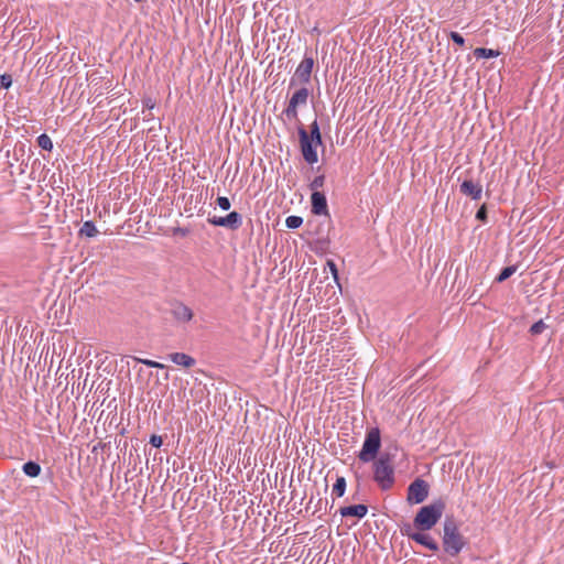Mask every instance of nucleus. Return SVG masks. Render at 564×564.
I'll list each match as a JSON object with an SVG mask.
<instances>
[{"mask_svg":"<svg viewBox=\"0 0 564 564\" xmlns=\"http://www.w3.org/2000/svg\"><path fill=\"white\" fill-rule=\"evenodd\" d=\"M449 39L459 46H463L465 44L464 37L458 32L452 31L449 33Z\"/></svg>","mask_w":564,"mask_h":564,"instance_id":"c756f323","label":"nucleus"},{"mask_svg":"<svg viewBox=\"0 0 564 564\" xmlns=\"http://www.w3.org/2000/svg\"><path fill=\"white\" fill-rule=\"evenodd\" d=\"M460 193L470 197L473 200L481 198L482 187L479 183H475L471 178L463 181L460 184Z\"/></svg>","mask_w":564,"mask_h":564,"instance_id":"f8f14e48","label":"nucleus"},{"mask_svg":"<svg viewBox=\"0 0 564 564\" xmlns=\"http://www.w3.org/2000/svg\"><path fill=\"white\" fill-rule=\"evenodd\" d=\"M307 138L315 140V143H322V134L317 120L315 119L310 126V132H307Z\"/></svg>","mask_w":564,"mask_h":564,"instance_id":"6ab92c4d","label":"nucleus"},{"mask_svg":"<svg viewBox=\"0 0 564 564\" xmlns=\"http://www.w3.org/2000/svg\"><path fill=\"white\" fill-rule=\"evenodd\" d=\"M487 207L486 205H481L478 210L476 212V219L486 223L487 221Z\"/></svg>","mask_w":564,"mask_h":564,"instance_id":"c85d7f7f","label":"nucleus"},{"mask_svg":"<svg viewBox=\"0 0 564 564\" xmlns=\"http://www.w3.org/2000/svg\"><path fill=\"white\" fill-rule=\"evenodd\" d=\"M410 540L427 547L433 552H436L440 549L438 543L430 534L424 533V531L417 532V534H411Z\"/></svg>","mask_w":564,"mask_h":564,"instance_id":"4468645a","label":"nucleus"},{"mask_svg":"<svg viewBox=\"0 0 564 564\" xmlns=\"http://www.w3.org/2000/svg\"><path fill=\"white\" fill-rule=\"evenodd\" d=\"M135 2H142L143 0H134Z\"/></svg>","mask_w":564,"mask_h":564,"instance_id":"f704fd0d","label":"nucleus"},{"mask_svg":"<svg viewBox=\"0 0 564 564\" xmlns=\"http://www.w3.org/2000/svg\"><path fill=\"white\" fill-rule=\"evenodd\" d=\"M400 531L402 533V535H405L410 539V535L411 534H417V532L413 531L412 530V525L410 523H404L401 528H400Z\"/></svg>","mask_w":564,"mask_h":564,"instance_id":"7c9ffc66","label":"nucleus"},{"mask_svg":"<svg viewBox=\"0 0 564 564\" xmlns=\"http://www.w3.org/2000/svg\"><path fill=\"white\" fill-rule=\"evenodd\" d=\"M302 224H303V218L301 216L292 215V216L286 217V219H285V226L289 229H296V228L301 227Z\"/></svg>","mask_w":564,"mask_h":564,"instance_id":"5701e85b","label":"nucleus"},{"mask_svg":"<svg viewBox=\"0 0 564 564\" xmlns=\"http://www.w3.org/2000/svg\"><path fill=\"white\" fill-rule=\"evenodd\" d=\"M143 105H144V107H147L148 109H152V108L154 107V104H153V101H152L150 98H149V99H145V100L143 101Z\"/></svg>","mask_w":564,"mask_h":564,"instance_id":"72a5a7b5","label":"nucleus"},{"mask_svg":"<svg viewBox=\"0 0 564 564\" xmlns=\"http://www.w3.org/2000/svg\"><path fill=\"white\" fill-rule=\"evenodd\" d=\"M445 507V502L442 499L422 507L414 517L413 527L419 531L431 530L442 518Z\"/></svg>","mask_w":564,"mask_h":564,"instance_id":"7ed1b4c3","label":"nucleus"},{"mask_svg":"<svg viewBox=\"0 0 564 564\" xmlns=\"http://www.w3.org/2000/svg\"><path fill=\"white\" fill-rule=\"evenodd\" d=\"M12 85V77L9 74L0 75V86L8 89Z\"/></svg>","mask_w":564,"mask_h":564,"instance_id":"cd10ccee","label":"nucleus"},{"mask_svg":"<svg viewBox=\"0 0 564 564\" xmlns=\"http://www.w3.org/2000/svg\"><path fill=\"white\" fill-rule=\"evenodd\" d=\"M500 52L492 48L477 47L474 51L476 58H492L499 56Z\"/></svg>","mask_w":564,"mask_h":564,"instance_id":"a211bd4d","label":"nucleus"},{"mask_svg":"<svg viewBox=\"0 0 564 564\" xmlns=\"http://www.w3.org/2000/svg\"><path fill=\"white\" fill-rule=\"evenodd\" d=\"M37 145L46 151H52L53 149V142L51 138L46 133H42L36 139Z\"/></svg>","mask_w":564,"mask_h":564,"instance_id":"4be33fe9","label":"nucleus"},{"mask_svg":"<svg viewBox=\"0 0 564 564\" xmlns=\"http://www.w3.org/2000/svg\"><path fill=\"white\" fill-rule=\"evenodd\" d=\"M150 444L154 447H161L163 444V440L161 435L153 434L150 437Z\"/></svg>","mask_w":564,"mask_h":564,"instance_id":"2f4dec72","label":"nucleus"},{"mask_svg":"<svg viewBox=\"0 0 564 564\" xmlns=\"http://www.w3.org/2000/svg\"><path fill=\"white\" fill-rule=\"evenodd\" d=\"M517 271L516 265L505 267L500 273L496 276V282L501 283L509 279Z\"/></svg>","mask_w":564,"mask_h":564,"instance_id":"412c9836","label":"nucleus"},{"mask_svg":"<svg viewBox=\"0 0 564 564\" xmlns=\"http://www.w3.org/2000/svg\"><path fill=\"white\" fill-rule=\"evenodd\" d=\"M372 462V478L375 482L382 491L390 490L395 482L392 455L389 453H383Z\"/></svg>","mask_w":564,"mask_h":564,"instance_id":"f257e3e1","label":"nucleus"},{"mask_svg":"<svg viewBox=\"0 0 564 564\" xmlns=\"http://www.w3.org/2000/svg\"><path fill=\"white\" fill-rule=\"evenodd\" d=\"M443 549L451 556H457L466 542L460 534L457 522L453 516H446L443 523Z\"/></svg>","mask_w":564,"mask_h":564,"instance_id":"f03ea898","label":"nucleus"},{"mask_svg":"<svg viewBox=\"0 0 564 564\" xmlns=\"http://www.w3.org/2000/svg\"><path fill=\"white\" fill-rule=\"evenodd\" d=\"M547 328V325L540 319L530 327V334L533 336L542 334Z\"/></svg>","mask_w":564,"mask_h":564,"instance_id":"b1692460","label":"nucleus"},{"mask_svg":"<svg viewBox=\"0 0 564 564\" xmlns=\"http://www.w3.org/2000/svg\"><path fill=\"white\" fill-rule=\"evenodd\" d=\"M367 512H368V507L362 503L341 507L339 509V513L344 518L356 517L358 519H362L364 517H366Z\"/></svg>","mask_w":564,"mask_h":564,"instance_id":"ddd939ff","label":"nucleus"},{"mask_svg":"<svg viewBox=\"0 0 564 564\" xmlns=\"http://www.w3.org/2000/svg\"><path fill=\"white\" fill-rule=\"evenodd\" d=\"M313 67V57L305 55L302 62L296 67L295 73L290 80V87L295 86L297 82L302 84H308L311 82Z\"/></svg>","mask_w":564,"mask_h":564,"instance_id":"6e6552de","label":"nucleus"},{"mask_svg":"<svg viewBox=\"0 0 564 564\" xmlns=\"http://www.w3.org/2000/svg\"><path fill=\"white\" fill-rule=\"evenodd\" d=\"M429 496V485L424 479L416 478L408 487L406 500L410 505H419Z\"/></svg>","mask_w":564,"mask_h":564,"instance_id":"0eeeda50","label":"nucleus"},{"mask_svg":"<svg viewBox=\"0 0 564 564\" xmlns=\"http://www.w3.org/2000/svg\"><path fill=\"white\" fill-rule=\"evenodd\" d=\"M216 203H217L218 207L223 210H229L231 207V203H230L229 198L225 197V196H219L216 199Z\"/></svg>","mask_w":564,"mask_h":564,"instance_id":"bb28decb","label":"nucleus"},{"mask_svg":"<svg viewBox=\"0 0 564 564\" xmlns=\"http://www.w3.org/2000/svg\"><path fill=\"white\" fill-rule=\"evenodd\" d=\"M310 90L306 87L297 89L289 100L288 107L283 110V115L289 120L297 119V107L305 106L307 104Z\"/></svg>","mask_w":564,"mask_h":564,"instance_id":"423d86ee","label":"nucleus"},{"mask_svg":"<svg viewBox=\"0 0 564 564\" xmlns=\"http://www.w3.org/2000/svg\"><path fill=\"white\" fill-rule=\"evenodd\" d=\"M135 360L140 364H143L150 368H158V369H162L164 368V365L161 364V362H158V361H154V360H150V359H142V358H135Z\"/></svg>","mask_w":564,"mask_h":564,"instance_id":"a878e982","label":"nucleus"},{"mask_svg":"<svg viewBox=\"0 0 564 564\" xmlns=\"http://www.w3.org/2000/svg\"><path fill=\"white\" fill-rule=\"evenodd\" d=\"M78 235L80 237L93 238L98 235V229L93 220H87L82 225Z\"/></svg>","mask_w":564,"mask_h":564,"instance_id":"dca6fc26","label":"nucleus"},{"mask_svg":"<svg viewBox=\"0 0 564 564\" xmlns=\"http://www.w3.org/2000/svg\"><path fill=\"white\" fill-rule=\"evenodd\" d=\"M312 213L314 215H328L326 196L322 192H313L311 195Z\"/></svg>","mask_w":564,"mask_h":564,"instance_id":"9b49d317","label":"nucleus"},{"mask_svg":"<svg viewBox=\"0 0 564 564\" xmlns=\"http://www.w3.org/2000/svg\"><path fill=\"white\" fill-rule=\"evenodd\" d=\"M346 479L344 477H337L335 484L333 485V494L336 495V497H343L346 491Z\"/></svg>","mask_w":564,"mask_h":564,"instance_id":"aec40b11","label":"nucleus"},{"mask_svg":"<svg viewBox=\"0 0 564 564\" xmlns=\"http://www.w3.org/2000/svg\"><path fill=\"white\" fill-rule=\"evenodd\" d=\"M381 446L380 430L372 427L366 433V437L358 454V458L362 463H369L376 459Z\"/></svg>","mask_w":564,"mask_h":564,"instance_id":"20e7f679","label":"nucleus"},{"mask_svg":"<svg viewBox=\"0 0 564 564\" xmlns=\"http://www.w3.org/2000/svg\"><path fill=\"white\" fill-rule=\"evenodd\" d=\"M299 138H300V148L303 159L306 163L313 165L318 162L317 148L323 144L315 143V140L307 138V131L304 127H299L297 129Z\"/></svg>","mask_w":564,"mask_h":564,"instance_id":"39448f33","label":"nucleus"},{"mask_svg":"<svg viewBox=\"0 0 564 564\" xmlns=\"http://www.w3.org/2000/svg\"><path fill=\"white\" fill-rule=\"evenodd\" d=\"M208 224L216 227H224L230 230H237L242 225V216L238 212H230L227 216H210L207 218Z\"/></svg>","mask_w":564,"mask_h":564,"instance_id":"1a4fd4ad","label":"nucleus"},{"mask_svg":"<svg viewBox=\"0 0 564 564\" xmlns=\"http://www.w3.org/2000/svg\"><path fill=\"white\" fill-rule=\"evenodd\" d=\"M324 183H325V176L324 175H317L310 183V188L313 192H319V188H322L324 186Z\"/></svg>","mask_w":564,"mask_h":564,"instance_id":"393cba45","label":"nucleus"},{"mask_svg":"<svg viewBox=\"0 0 564 564\" xmlns=\"http://www.w3.org/2000/svg\"><path fill=\"white\" fill-rule=\"evenodd\" d=\"M171 315L177 323L181 324L188 323L194 317L193 310L181 301H174L171 304Z\"/></svg>","mask_w":564,"mask_h":564,"instance_id":"9d476101","label":"nucleus"},{"mask_svg":"<svg viewBox=\"0 0 564 564\" xmlns=\"http://www.w3.org/2000/svg\"><path fill=\"white\" fill-rule=\"evenodd\" d=\"M327 265L329 268V271L332 273V275L334 276V280L337 282L338 281V270H337V265L335 264L334 261L329 260L327 261Z\"/></svg>","mask_w":564,"mask_h":564,"instance_id":"473e14b6","label":"nucleus"},{"mask_svg":"<svg viewBox=\"0 0 564 564\" xmlns=\"http://www.w3.org/2000/svg\"><path fill=\"white\" fill-rule=\"evenodd\" d=\"M41 470L42 468L40 464L34 460H29L22 466V471L31 478L37 477L41 474Z\"/></svg>","mask_w":564,"mask_h":564,"instance_id":"f3484780","label":"nucleus"},{"mask_svg":"<svg viewBox=\"0 0 564 564\" xmlns=\"http://www.w3.org/2000/svg\"><path fill=\"white\" fill-rule=\"evenodd\" d=\"M169 359L175 365L191 368L196 364V360L185 352H173L169 355Z\"/></svg>","mask_w":564,"mask_h":564,"instance_id":"2eb2a0df","label":"nucleus"}]
</instances>
